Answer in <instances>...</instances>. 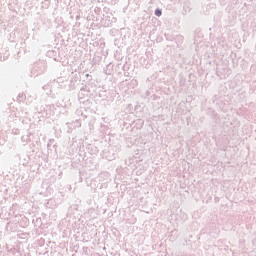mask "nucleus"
Instances as JSON below:
<instances>
[{
    "instance_id": "1",
    "label": "nucleus",
    "mask_w": 256,
    "mask_h": 256,
    "mask_svg": "<svg viewBox=\"0 0 256 256\" xmlns=\"http://www.w3.org/2000/svg\"><path fill=\"white\" fill-rule=\"evenodd\" d=\"M155 15H157V17H161V10H156Z\"/></svg>"
}]
</instances>
